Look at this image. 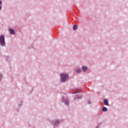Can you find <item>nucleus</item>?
<instances>
[{
	"mask_svg": "<svg viewBox=\"0 0 128 128\" xmlns=\"http://www.w3.org/2000/svg\"><path fill=\"white\" fill-rule=\"evenodd\" d=\"M102 110L103 112H108V108H106V107H103L102 108Z\"/></svg>",
	"mask_w": 128,
	"mask_h": 128,
	"instance_id": "7",
	"label": "nucleus"
},
{
	"mask_svg": "<svg viewBox=\"0 0 128 128\" xmlns=\"http://www.w3.org/2000/svg\"><path fill=\"white\" fill-rule=\"evenodd\" d=\"M2 6H0V10H2Z\"/></svg>",
	"mask_w": 128,
	"mask_h": 128,
	"instance_id": "12",
	"label": "nucleus"
},
{
	"mask_svg": "<svg viewBox=\"0 0 128 128\" xmlns=\"http://www.w3.org/2000/svg\"><path fill=\"white\" fill-rule=\"evenodd\" d=\"M96 128H98L96 127Z\"/></svg>",
	"mask_w": 128,
	"mask_h": 128,
	"instance_id": "13",
	"label": "nucleus"
},
{
	"mask_svg": "<svg viewBox=\"0 0 128 128\" xmlns=\"http://www.w3.org/2000/svg\"><path fill=\"white\" fill-rule=\"evenodd\" d=\"M68 80V75L66 74H61V82H64V81Z\"/></svg>",
	"mask_w": 128,
	"mask_h": 128,
	"instance_id": "1",
	"label": "nucleus"
},
{
	"mask_svg": "<svg viewBox=\"0 0 128 128\" xmlns=\"http://www.w3.org/2000/svg\"><path fill=\"white\" fill-rule=\"evenodd\" d=\"M9 32L11 34H14V30L12 29H9Z\"/></svg>",
	"mask_w": 128,
	"mask_h": 128,
	"instance_id": "4",
	"label": "nucleus"
},
{
	"mask_svg": "<svg viewBox=\"0 0 128 128\" xmlns=\"http://www.w3.org/2000/svg\"><path fill=\"white\" fill-rule=\"evenodd\" d=\"M2 4V2L1 0H0V4Z\"/></svg>",
	"mask_w": 128,
	"mask_h": 128,
	"instance_id": "11",
	"label": "nucleus"
},
{
	"mask_svg": "<svg viewBox=\"0 0 128 128\" xmlns=\"http://www.w3.org/2000/svg\"><path fill=\"white\" fill-rule=\"evenodd\" d=\"M65 104H68V101L66 100V101L65 102Z\"/></svg>",
	"mask_w": 128,
	"mask_h": 128,
	"instance_id": "10",
	"label": "nucleus"
},
{
	"mask_svg": "<svg viewBox=\"0 0 128 128\" xmlns=\"http://www.w3.org/2000/svg\"><path fill=\"white\" fill-rule=\"evenodd\" d=\"M104 102L105 106H108V100H104Z\"/></svg>",
	"mask_w": 128,
	"mask_h": 128,
	"instance_id": "3",
	"label": "nucleus"
},
{
	"mask_svg": "<svg viewBox=\"0 0 128 128\" xmlns=\"http://www.w3.org/2000/svg\"><path fill=\"white\" fill-rule=\"evenodd\" d=\"M77 74H80V72H82V70L80 69H78L76 70Z\"/></svg>",
	"mask_w": 128,
	"mask_h": 128,
	"instance_id": "8",
	"label": "nucleus"
},
{
	"mask_svg": "<svg viewBox=\"0 0 128 128\" xmlns=\"http://www.w3.org/2000/svg\"><path fill=\"white\" fill-rule=\"evenodd\" d=\"M82 70L83 72H86V70H88V67H86V66H83L82 67Z\"/></svg>",
	"mask_w": 128,
	"mask_h": 128,
	"instance_id": "5",
	"label": "nucleus"
},
{
	"mask_svg": "<svg viewBox=\"0 0 128 128\" xmlns=\"http://www.w3.org/2000/svg\"><path fill=\"white\" fill-rule=\"evenodd\" d=\"M54 124L55 126H58V124H60V122H58V120H56Z\"/></svg>",
	"mask_w": 128,
	"mask_h": 128,
	"instance_id": "9",
	"label": "nucleus"
},
{
	"mask_svg": "<svg viewBox=\"0 0 128 128\" xmlns=\"http://www.w3.org/2000/svg\"><path fill=\"white\" fill-rule=\"evenodd\" d=\"M0 42L2 44V46H4V35L0 36Z\"/></svg>",
	"mask_w": 128,
	"mask_h": 128,
	"instance_id": "2",
	"label": "nucleus"
},
{
	"mask_svg": "<svg viewBox=\"0 0 128 128\" xmlns=\"http://www.w3.org/2000/svg\"><path fill=\"white\" fill-rule=\"evenodd\" d=\"M78 28V25H74V26H73V30H76Z\"/></svg>",
	"mask_w": 128,
	"mask_h": 128,
	"instance_id": "6",
	"label": "nucleus"
}]
</instances>
